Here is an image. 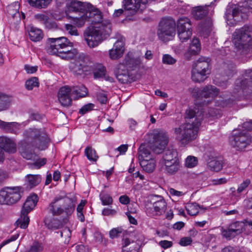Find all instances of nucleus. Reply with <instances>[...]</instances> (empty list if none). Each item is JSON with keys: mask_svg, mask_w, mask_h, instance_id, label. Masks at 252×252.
<instances>
[{"mask_svg": "<svg viewBox=\"0 0 252 252\" xmlns=\"http://www.w3.org/2000/svg\"><path fill=\"white\" fill-rule=\"evenodd\" d=\"M197 159L193 156H188L186 160L185 165L189 168H192L197 164Z\"/></svg>", "mask_w": 252, "mask_h": 252, "instance_id": "52", "label": "nucleus"}, {"mask_svg": "<svg viewBox=\"0 0 252 252\" xmlns=\"http://www.w3.org/2000/svg\"><path fill=\"white\" fill-rule=\"evenodd\" d=\"M244 226V225L243 222L236 221L231 223L228 227L230 228L233 232L237 235H239L243 232Z\"/></svg>", "mask_w": 252, "mask_h": 252, "instance_id": "45", "label": "nucleus"}, {"mask_svg": "<svg viewBox=\"0 0 252 252\" xmlns=\"http://www.w3.org/2000/svg\"><path fill=\"white\" fill-rule=\"evenodd\" d=\"M20 124L16 122H5L0 120V128L3 129L6 132L17 134Z\"/></svg>", "mask_w": 252, "mask_h": 252, "instance_id": "27", "label": "nucleus"}, {"mask_svg": "<svg viewBox=\"0 0 252 252\" xmlns=\"http://www.w3.org/2000/svg\"><path fill=\"white\" fill-rule=\"evenodd\" d=\"M221 234L223 237L227 239H231L238 235L229 227L227 229H224L222 230Z\"/></svg>", "mask_w": 252, "mask_h": 252, "instance_id": "53", "label": "nucleus"}, {"mask_svg": "<svg viewBox=\"0 0 252 252\" xmlns=\"http://www.w3.org/2000/svg\"><path fill=\"white\" fill-rule=\"evenodd\" d=\"M168 142V137L164 132H159L154 136V141L150 148L156 154L162 152Z\"/></svg>", "mask_w": 252, "mask_h": 252, "instance_id": "16", "label": "nucleus"}, {"mask_svg": "<svg viewBox=\"0 0 252 252\" xmlns=\"http://www.w3.org/2000/svg\"><path fill=\"white\" fill-rule=\"evenodd\" d=\"M248 90L252 91V69L246 71L243 77L236 80L234 93L241 94Z\"/></svg>", "mask_w": 252, "mask_h": 252, "instance_id": "14", "label": "nucleus"}, {"mask_svg": "<svg viewBox=\"0 0 252 252\" xmlns=\"http://www.w3.org/2000/svg\"><path fill=\"white\" fill-rule=\"evenodd\" d=\"M199 206L196 203H189L186 207V209L189 215L196 216L199 212Z\"/></svg>", "mask_w": 252, "mask_h": 252, "instance_id": "47", "label": "nucleus"}, {"mask_svg": "<svg viewBox=\"0 0 252 252\" xmlns=\"http://www.w3.org/2000/svg\"><path fill=\"white\" fill-rule=\"evenodd\" d=\"M29 35L31 40L34 42L40 41L43 37L42 31L33 27L30 28Z\"/></svg>", "mask_w": 252, "mask_h": 252, "instance_id": "34", "label": "nucleus"}, {"mask_svg": "<svg viewBox=\"0 0 252 252\" xmlns=\"http://www.w3.org/2000/svg\"><path fill=\"white\" fill-rule=\"evenodd\" d=\"M177 60L169 54H165L162 57V62L164 64L172 65L176 63Z\"/></svg>", "mask_w": 252, "mask_h": 252, "instance_id": "55", "label": "nucleus"}, {"mask_svg": "<svg viewBox=\"0 0 252 252\" xmlns=\"http://www.w3.org/2000/svg\"><path fill=\"white\" fill-rule=\"evenodd\" d=\"M123 229L122 227L114 228L109 231V237L113 239L118 237L122 233Z\"/></svg>", "mask_w": 252, "mask_h": 252, "instance_id": "54", "label": "nucleus"}, {"mask_svg": "<svg viewBox=\"0 0 252 252\" xmlns=\"http://www.w3.org/2000/svg\"><path fill=\"white\" fill-rule=\"evenodd\" d=\"M106 73V70L104 66L101 64H97L94 72V78H102Z\"/></svg>", "mask_w": 252, "mask_h": 252, "instance_id": "46", "label": "nucleus"}, {"mask_svg": "<svg viewBox=\"0 0 252 252\" xmlns=\"http://www.w3.org/2000/svg\"><path fill=\"white\" fill-rule=\"evenodd\" d=\"M159 245L163 249H167L172 246L173 243L171 241L167 240H162L159 242Z\"/></svg>", "mask_w": 252, "mask_h": 252, "instance_id": "64", "label": "nucleus"}, {"mask_svg": "<svg viewBox=\"0 0 252 252\" xmlns=\"http://www.w3.org/2000/svg\"><path fill=\"white\" fill-rule=\"evenodd\" d=\"M210 73V59L201 57L192 65L191 79L195 82H203Z\"/></svg>", "mask_w": 252, "mask_h": 252, "instance_id": "7", "label": "nucleus"}, {"mask_svg": "<svg viewBox=\"0 0 252 252\" xmlns=\"http://www.w3.org/2000/svg\"><path fill=\"white\" fill-rule=\"evenodd\" d=\"M189 91L192 96L197 99L203 97L214 98L219 93V90L216 87L210 85H207L201 89L190 88Z\"/></svg>", "mask_w": 252, "mask_h": 252, "instance_id": "12", "label": "nucleus"}, {"mask_svg": "<svg viewBox=\"0 0 252 252\" xmlns=\"http://www.w3.org/2000/svg\"><path fill=\"white\" fill-rule=\"evenodd\" d=\"M94 105L92 103H89L83 106L79 110V113L82 115L85 114L87 112L93 109Z\"/></svg>", "mask_w": 252, "mask_h": 252, "instance_id": "59", "label": "nucleus"}, {"mask_svg": "<svg viewBox=\"0 0 252 252\" xmlns=\"http://www.w3.org/2000/svg\"><path fill=\"white\" fill-rule=\"evenodd\" d=\"M141 63V61L139 58H133L130 57L129 54H127L125 59L123 63L126 66V68L133 70L135 68L138 67Z\"/></svg>", "mask_w": 252, "mask_h": 252, "instance_id": "30", "label": "nucleus"}, {"mask_svg": "<svg viewBox=\"0 0 252 252\" xmlns=\"http://www.w3.org/2000/svg\"><path fill=\"white\" fill-rule=\"evenodd\" d=\"M89 3H84L79 1H73L70 2L67 7V9L65 11L66 17L68 19L71 20L72 23L73 24L72 18H69L67 14L70 15L71 12H79L81 15L85 14V11L87 9V6Z\"/></svg>", "mask_w": 252, "mask_h": 252, "instance_id": "19", "label": "nucleus"}, {"mask_svg": "<svg viewBox=\"0 0 252 252\" xmlns=\"http://www.w3.org/2000/svg\"><path fill=\"white\" fill-rule=\"evenodd\" d=\"M251 181L249 179H246L241 183L237 189L238 193H241L244 190L250 185Z\"/></svg>", "mask_w": 252, "mask_h": 252, "instance_id": "58", "label": "nucleus"}, {"mask_svg": "<svg viewBox=\"0 0 252 252\" xmlns=\"http://www.w3.org/2000/svg\"><path fill=\"white\" fill-rule=\"evenodd\" d=\"M219 98L220 99L217 100L218 101H220V103L218 105L222 107L226 106L229 103L237 99L236 96L234 95L233 96L232 98L230 97L229 95L227 93L221 94L219 96Z\"/></svg>", "mask_w": 252, "mask_h": 252, "instance_id": "38", "label": "nucleus"}, {"mask_svg": "<svg viewBox=\"0 0 252 252\" xmlns=\"http://www.w3.org/2000/svg\"><path fill=\"white\" fill-rule=\"evenodd\" d=\"M85 154L88 159L91 161L95 162L98 158L95 150L91 147L88 146L86 147L85 150Z\"/></svg>", "mask_w": 252, "mask_h": 252, "instance_id": "43", "label": "nucleus"}, {"mask_svg": "<svg viewBox=\"0 0 252 252\" xmlns=\"http://www.w3.org/2000/svg\"><path fill=\"white\" fill-rule=\"evenodd\" d=\"M156 197L158 199L146 208V213L151 217L160 216L165 212L166 209L167 204L162 197L157 196Z\"/></svg>", "mask_w": 252, "mask_h": 252, "instance_id": "15", "label": "nucleus"}, {"mask_svg": "<svg viewBox=\"0 0 252 252\" xmlns=\"http://www.w3.org/2000/svg\"><path fill=\"white\" fill-rule=\"evenodd\" d=\"M44 222L47 227L50 229H58L63 226L61 220L54 218L49 220L46 218L44 219Z\"/></svg>", "mask_w": 252, "mask_h": 252, "instance_id": "36", "label": "nucleus"}, {"mask_svg": "<svg viewBox=\"0 0 252 252\" xmlns=\"http://www.w3.org/2000/svg\"><path fill=\"white\" fill-rule=\"evenodd\" d=\"M23 192L24 190L21 187H6L0 192V203L13 204L20 199Z\"/></svg>", "mask_w": 252, "mask_h": 252, "instance_id": "10", "label": "nucleus"}, {"mask_svg": "<svg viewBox=\"0 0 252 252\" xmlns=\"http://www.w3.org/2000/svg\"><path fill=\"white\" fill-rule=\"evenodd\" d=\"M69 86H64L61 88L58 93V99L61 105L65 107L71 105V92Z\"/></svg>", "mask_w": 252, "mask_h": 252, "instance_id": "17", "label": "nucleus"}, {"mask_svg": "<svg viewBox=\"0 0 252 252\" xmlns=\"http://www.w3.org/2000/svg\"><path fill=\"white\" fill-rule=\"evenodd\" d=\"M140 164L143 170L148 173L152 172L155 169V161L151 157L149 158L140 161Z\"/></svg>", "mask_w": 252, "mask_h": 252, "instance_id": "33", "label": "nucleus"}, {"mask_svg": "<svg viewBox=\"0 0 252 252\" xmlns=\"http://www.w3.org/2000/svg\"><path fill=\"white\" fill-rule=\"evenodd\" d=\"M19 4L18 2L11 4L7 7V11L9 16L11 23H18L21 21L20 14L19 12Z\"/></svg>", "mask_w": 252, "mask_h": 252, "instance_id": "24", "label": "nucleus"}, {"mask_svg": "<svg viewBox=\"0 0 252 252\" xmlns=\"http://www.w3.org/2000/svg\"><path fill=\"white\" fill-rule=\"evenodd\" d=\"M212 22L210 20L207 22L206 25H202L200 30V34L205 38L207 37L212 31Z\"/></svg>", "mask_w": 252, "mask_h": 252, "instance_id": "48", "label": "nucleus"}, {"mask_svg": "<svg viewBox=\"0 0 252 252\" xmlns=\"http://www.w3.org/2000/svg\"><path fill=\"white\" fill-rule=\"evenodd\" d=\"M122 252H138L142 243L138 240L133 241L128 238H125L122 240Z\"/></svg>", "mask_w": 252, "mask_h": 252, "instance_id": "22", "label": "nucleus"}, {"mask_svg": "<svg viewBox=\"0 0 252 252\" xmlns=\"http://www.w3.org/2000/svg\"><path fill=\"white\" fill-rule=\"evenodd\" d=\"M176 24L177 30L192 29L191 22L188 17L183 16L179 18Z\"/></svg>", "mask_w": 252, "mask_h": 252, "instance_id": "32", "label": "nucleus"}, {"mask_svg": "<svg viewBox=\"0 0 252 252\" xmlns=\"http://www.w3.org/2000/svg\"><path fill=\"white\" fill-rule=\"evenodd\" d=\"M204 113L202 110L199 111L198 108L187 110L186 123L172 129L175 139L182 145H187L197 138L201 121L205 115L217 118L220 116V111L213 108H209L208 113Z\"/></svg>", "mask_w": 252, "mask_h": 252, "instance_id": "2", "label": "nucleus"}, {"mask_svg": "<svg viewBox=\"0 0 252 252\" xmlns=\"http://www.w3.org/2000/svg\"><path fill=\"white\" fill-rule=\"evenodd\" d=\"M209 5L198 6L193 8L192 15L197 20H200L205 17L208 14Z\"/></svg>", "mask_w": 252, "mask_h": 252, "instance_id": "28", "label": "nucleus"}, {"mask_svg": "<svg viewBox=\"0 0 252 252\" xmlns=\"http://www.w3.org/2000/svg\"><path fill=\"white\" fill-rule=\"evenodd\" d=\"M235 5L238 6L239 9H243L242 12H245V9H250L252 12V0H242L241 2Z\"/></svg>", "mask_w": 252, "mask_h": 252, "instance_id": "50", "label": "nucleus"}, {"mask_svg": "<svg viewBox=\"0 0 252 252\" xmlns=\"http://www.w3.org/2000/svg\"><path fill=\"white\" fill-rule=\"evenodd\" d=\"M47 52L50 54L57 56L59 55V51H61L62 48L65 46V45L71 44V46H73L72 43L65 37L49 38L47 40Z\"/></svg>", "mask_w": 252, "mask_h": 252, "instance_id": "13", "label": "nucleus"}, {"mask_svg": "<svg viewBox=\"0 0 252 252\" xmlns=\"http://www.w3.org/2000/svg\"><path fill=\"white\" fill-rule=\"evenodd\" d=\"M179 160L178 158V153L176 150L168 149L163 151L162 163Z\"/></svg>", "mask_w": 252, "mask_h": 252, "instance_id": "29", "label": "nucleus"}, {"mask_svg": "<svg viewBox=\"0 0 252 252\" xmlns=\"http://www.w3.org/2000/svg\"><path fill=\"white\" fill-rule=\"evenodd\" d=\"M201 50V46H193L189 45L188 50L185 52L184 54L185 58L187 60H190L191 56L196 55L198 54Z\"/></svg>", "mask_w": 252, "mask_h": 252, "instance_id": "41", "label": "nucleus"}, {"mask_svg": "<svg viewBox=\"0 0 252 252\" xmlns=\"http://www.w3.org/2000/svg\"><path fill=\"white\" fill-rule=\"evenodd\" d=\"M45 28L48 29H56L57 28V25L56 22L52 21L48 18L44 24Z\"/></svg>", "mask_w": 252, "mask_h": 252, "instance_id": "61", "label": "nucleus"}, {"mask_svg": "<svg viewBox=\"0 0 252 252\" xmlns=\"http://www.w3.org/2000/svg\"><path fill=\"white\" fill-rule=\"evenodd\" d=\"M192 240L189 237H183L181 239L179 244L182 246H186L191 244Z\"/></svg>", "mask_w": 252, "mask_h": 252, "instance_id": "63", "label": "nucleus"}, {"mask_svg": "<svg viewBox=\"0 0 252 252\" xmlns=\"http://www.w3.org/2000/svg\"><path fill=\"white\" fill-rule=\"evenodd\" d=\"M69 47H71V44L65 45V46L63 47L61 51H59V54L58 56L62 59L66 60L74 58L76 54V51L74 49H69Z\"/></svg>", "mask_w": 252, "mask_h": 252, "instance_id": "31", "label": "nucleus"}, {"mask_svg": "<svg viewBox=\"0 0 252 252\" xmlns=\"http://www.w3.org/2000/svg\"><path fill=\"white\" fill-rule=\"evenodd\" d=\"M67 16L69 18H72L73 24L78 28L83 26L87 19L95 24L88 28L84 33L86 43L91 48L98 46L109 37L111 32V24L109 20H103L102 12L91 3H88L85 14L80 17L69 16L68 14Z\"/></svg>", "mask_w": 252, "mask_h": 252, "instance_id": "1", "label": "nucleus"}, {"mask_svg": "<svg viewBox=\"0 0 252 252\" xmlns=\"http://www.w3.org/2000/svg\"><path fill=\"white\" fill-rule=\"evenodd\" d=\"M38 78L36 77H32L26 82V88L29 90H32L34 87H38L39 83Z\"/></svg>", "mask_w": 252, "mask_h": 252, "instance_id": "51", "label": "nucleus"}, {"mask_svg": "<svg viewBox=\"0 0 252 252\" xmlns=\"http://www.w3.org/2000/svg\"><path fill=\"white\" fill-rule=\"evenodd\" d=\"M52 0H28L30 5L38 8L46 7Z\"/></svg>", "mask_w": 252, "mask_h": 252, "instance_id": "39", "label": "nucleus"}, {"mask_svg": "<svg viewBox=\"0 0 252 252\" xmlns=\"http://www.w3.org/2000/svg\"><path fill=\"white\" fill-rule=\"evenodd\" d=\"M139 160L141 161L143 159L149 158H148L151 154L150 151L149 149V146L144 144H141L139 148Z\"/></svg>", "mask_w": 252, "mask_h": 252, "instance_id": "40", "label": "nucleus"}, {"mask_svg": "<svg viewBox=\"0 0 252 252\" xmlns=\"http://www.w3.org/2000/svg\"><path fill=\"white\" fill-rule=\"evenodd\" d=\"M96 97L98 101H99L101 104H105L107 101V95L103 93H97L96 94Z\"/></svg>", "mask_w": 252, "mask_h": 252, "instance_id": "60", "label": "nucleus"}, {"mask_svg": "<svg viewBox=\"0 0 252 252\" xmlns=\"http://www.w3.org/2000/svg\"><path fill=\"white\" fill-rule=\"evenodd\" d=\"M61 236L63 237L64 236L65 237L68 238L67 241L68 242L71 237V231L69 228H65L60 232Z\"/></svg>", "mask_w": 252, "mask_h": 252, "instance_id": "62", "label": "nucleus"}, {"mask_svg": "<svg viewBox=\"0 0 252 252\" xmlns=\"http://www.w3.org/2000/svg\"><path fill=\"white\" fill-rule=\"evenodd\" d=\"M125 38L121 36L114 43L113 48L109 51V57L112 60H117L121 58L124 52Z\"/></svg>", "mask_w": 252, "mask_h": 252, "instance_id": "18", "label": "nucleus"}, {"mask_svg": "<svg viewBox=\"0 0 252 252\" xmlns=\"http://www.w3.org/2000/svg\"><path fill=\"white\" fill-rule=\"evenodd\" d=\"M207 166L210 170L218 172L222 168V161L216 158H213L208 162Z\"/></svg>", "mask_w": 252, "mask_h": 252, "instance_id": "35", "label": "nucleus"}, {"mask_svg": "<svg viewBox=\"0 0 252 252\" xmlns=\"http://www.w3.org/2000/svg\"><path fill=\"white\" fill-rule=\"evenodd\" d=\"M177 33L182 42L188 40L192 35V29L177 30Z\"/></svg>", "mask_w": 252, "mask_h": 252, "instance_id": "42", "label": "nucleus"}, {"mask_svg": "<svg viewBox=\"0 0 252 252\" xmlns=\"http://www.w3.org/2000/svg\"><path fill=\"white\" fill-rule=\"evenodd\" d=\"M38 198L36 194H33L28 197L24 203L21 212V216L16 221L17 226L21 228H26L30 222V218L28 214L36 206Z\"/></svg>", "mask_w": 252, "mask_h": 252, "instance_id": "9", "label": "nucleus"}, {"mask_svg": "<svg viewBox=\"0 0 252 252\" xmlns=\"http://www.w3.org/2000/svg\"><path fill=\"white\" fill-rule=\"evenodd\" d=\"M176 22L171 17H164L160 21L157 34L160 40L167 42L172 38L176 33Z\"/></svg>", "mask_w": 252, "mask_h": 252, "instance_id": "8", "label": "nucleus"}, {"mask_svg": "<svg viewBox=\"0 0 252 252\" xmlns=\"http://www.w3.org/2000/svg\"><path fill=\"white\" fill-rule=\"evenodd\" d=\"M0 148L10 154H14L17 151L16 143L6 137H0Z\"/></svg>", "mask_w": 252, "mask_h": 252, "instance_id": "23", "label": "nucleus"}, {"mask_svg": "<svg viewBox=\"0 0 252 252\" xmlns=\"http://www.w3.org/2000/svg\"><path fill=\"white\" fill-rule=\"evenodd\" d=\"M24 135L25 140L21 142L19 148V152L23 158L29 160L35 157L32 147L40 150L47 148L49 139L43 130L30 128L25 130Z\"/></svg>", "mask_w": 252, "mask_h": 252, "instance_id": "3", "label": "nucleus"}, {"mask_svg": "<svg viewBox=\"0 0 252 252\" xmlns=\"http://www.w3.org/2000/svg\"><path fill=\"white\" fill-rule=\"evenodd\" d=\"M41 181L39 175L29 174L26 177V181L30 188H33L38 185Z\"/></svg>", "mask_w": 252, "mask_h": 252, "instance_id": "37", "label": "nucleus"}, {"mask_svg": "<svg viewBox=\"0 0 252 252\" xmlns=\"http://www.w3.org/2000/svg\"><path fill=\"white\" fill-rule=\"evenodd\" d=\"M43 251L42 244L38 242H34L28 252H41Z\"/></svg>", "mask_w": 252, "mask_h": 252, "instance_id": "56", "label": "nucleus"}, {"mask_svg": "<svg viewBox=\"0 0 252 252\" xmlns=\"http://www.w3.org/2000/svg\"><path fill=\"white\" fill-rule=\"evenodd\" d=\"M235 47L243 54H247L252 48V27L245 25L236 29L232 40Z\"/></svg>", "mask_w": 252, "mask_h": 252, "instance_id": "5", "label": "nucleus"}, {"mask_svg": "<svg viewBox=\"0 0 252 252\" xmlns=\"http://www.w3.org/2000/svg\"><path fill=\"white\" fill-rule=\"evenodd\" d=\"M65 29L71 35H78V31L75 27L71 24H65Z\"/></svg>", "mask_w": 252, "mask_h": 252, "instance_id": "57", "label": "nucleus"}, {"mask_svg": "<svg viewBox=\"0 0 252 252\" xmlns=\"http://www.w3.org/2000/svg\"><path fill=\"white\" fill-rule=\"evenodd\" d=\"M71 95L74 99L84 97L88 95V89L84 85L70 86Z\"/></svg>", "mask_w": 252, "mask_h": 252, "instance_id": "25", "label": "nucleus"}, {"mask_svg": "<svg viewBox=\"0 0 252 252\" xmlns=\"http://www.w3.org/2000/svg\"><path fill=\"white\" fill-rule=\"evenodd\" d=\"M180 161H171L162 163V168L168 175L176 174L180 168Z\"/></svg>", "mask_w": 252, "mask_h": 252, "instance_id": "26", "label": "nucleus"}, {"mask_svg": "<svg viewBox=\"0 0 252 252\" xmlns=\"http://www.w3.org/2000/svg\"><path fill=\"white\" fill-rule=\"evenodd\" d=\"M63 198L61 197H55L45 209L49 214L53 216H59L63 213L69 216L74 211L76 199L75 197H64L63 198V204L58 205L57 203Z\"/></svg>", "mask_w": 252, "mask_h": 252, "instance_id": "6", "label": "nucleus"}, {"mask_svg": "<svg viewBox=\"0 0 252 252\" xmlns=\"http://www.w3.org/2000/svg\"><path fill=\"white\" fill-rule=\"evenodd\" d=\"M116 77L122 84L127 83L129 82V75L128 69L126 68L123 63H119L115 70Z\"/></svg>", "mask_w": 252, "mask_h": 252, "instance_id": "21", "label": "nucleus"}, {"mask_svg": "<svg viewBox=\"0 0 252 252\" xmlns=\"http://www.w3.org/2000/svg\"><path fill=\"white\" fill-rule=\"evenodd\" d=\"M242 127L244 129H234L229 137L231 145L237 150L244 149L252 142V136L249 130H252V120L244 123Z\"/></svg>", "mask_w": 252, "mask_h": 252, "instance_id": "4", "label": "nucleus"}, {"mask_svg": "<svg viewBox=\"0 0 252 252\" xmlns=\"http://www.w3.org/2000/svg\"><path fill=\"white\" fill-rule=\"evenodd\" d=\"M10 103L9 97L4 94L0 93V111L6 110Z\"/></svg>", "mask_w": 252, "mask_h": 252, "instance_id": "44", "label": "nucleus"}, {"mask_svg": "<svg viewBox=\"0 0 252 252\" xmlns=\"http://www.w3.org/2000/svg\"><path fill=\"white\" fill-rule=\"evenodd\" d=\"M100 199L103 205H109L113 203V198L110 194L104 191H101L99 194Z\"/></svg>", "mask_w": 252, "mask_h": 252, "instance_id": "49", "label": "nucleus"}, {"mask_svg": "<svg viewBox=\"0 0 252 252\" xmlns=\"http://www.w3.org/2000/svg\"><path fill=\"white\" fill-rule=\"evenodd\" d=\"M91 63L89 57L84 54L79 55L70 63L69 69L76 76L84 75L85 72L89 71V65Z\"/></svg>", "mask_w": 252, "mask_h": 252, "instance_id": "11", "label": "nucleus"}, {"mask_svg": "<svg viewBox=\"0 0 252 252\" xmlns=\"http://www.w3.org/2000/svg\"><path fill=\"white\" fill-rule=\"evenodd\" d=\"M228 7L232 9V13L226 14L227 23L230 26H234L239 21V16L242 13L243 9H239L235 4H229Z\"/></svg>", "mask_w": 252, "mask_h": 252, "instance_id": "20", "label": "nucleus"}]
</instances>
